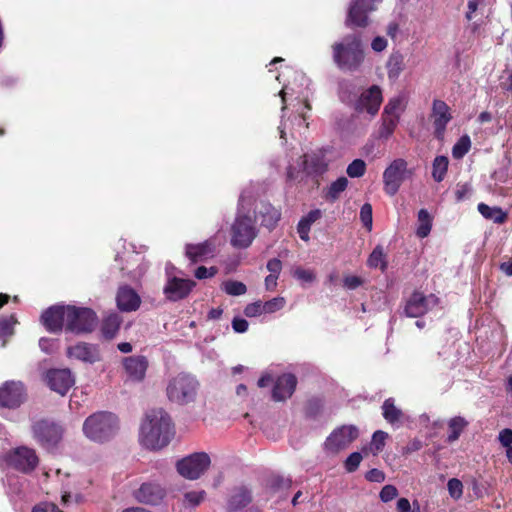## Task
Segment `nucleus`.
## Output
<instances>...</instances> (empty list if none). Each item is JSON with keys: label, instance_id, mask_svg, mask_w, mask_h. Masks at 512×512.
<instances>
[{"label": "nucleus", "instance_id": "32", "mask_svg": "<svg viewBox=\"0 0 512 512\" xmlns=\"http://www.w3.org/2000/svg\"><path fill=\"white\" fill-rule=\"evenodd\" d=\"M406 102L405 98L402 95L395 96L391 98L386 106L384 107L383 114L388 117H396L397 121L400 120V116L405 110Z\"/></svg>", "mask_w": 512, "mask_h": 512}, {"label": "nucleus", "instance_id": "2", "mask_svg": "<svg viewBox=\"0 0 512 512\" xmlns=\"http://www.w3.org/2000/svg\"><path fill=\"white\" fill-rule=\"evenodd\" d=\"M334 64L342 71L354 72L359 70L365 59L364 44L360 34H347L332 46Z\"/></svg>", "mask_w": 512, "mask_h": 512}, {"label": "nucleus", "instance_id": "33", "mask_svg": "<svg viewBox=\"0 0 512 512\" xmlns=\"http://www.w3.org/2000/svg\"><path fill=\"white\" fill-rule=\"evenodd\" d=\"M468 422L461 416L453 417L448 422V436L447 441L453 443L459 439L461 433L467 427Z\"/></svg>", "mask_w": 512, "mask_h": 512}, {"label": "nucleus", "instance_id": "51", "mask_svg": "<svg viewBox=\"0 0 512 512\" xmlns=\"http://www.w3.org/2000/svg\"><path fill=\"white\" fill-rule=\"evenodd\" d=\"M360 219L363 225L370 231L372 228V206L365 203L360 210Z\"/></svg>", "mask_w": 512, "mask_h": 512}, {"label": "nucleus", "instance_id": "39", "mask_svg": "<svg viewBox=\"0 0 512 512\" xmlns=\"http://www.w3.org/2000/svg\"><path fill=\"white\" fill-rule=\"evenodd\" d=\"M250 501V492L247 489H240L231 497L229 507L232 510H237L248 505Z\"/></svg>", "mask_w": 512, "mask_h": 512}, {"label": "nucleus", "instance_id": "25", "mask_svg": "<svg viewBox=\"0 0 512 512\" xmlns=\"http://www.w3.org/2000/svg\"><path fill=\"white\" fill-rule=\"evenodd\" d=\"M215 252V245L212 240H206L199 244H187L185 253L186 256L193 262H203L213 257Z\"/></svg>", "mask_w": 512, "mask_h": 512}, {"label": "nucleus", "instance_id": "7", "mask_svg": "<svg viewBox=\"0 0 512 512\" xmlns=\"http://www.w3.org/2000/svg\"><path fill=\"white\" fill-rule=\"evenodd\" d=\"M67 329L71 333L82 334L94 330L98 319L93 310L86 307L68 305Z\"/></svg>", "mask_w": 512, "mask_h": 512}, {"label": "nucleus", "instance_id": "9", "mask_svg": "<svg viewBox=\"0 0 512 512\" xmlns=\"http://www.w3.org/2000/svg\"><path fill=\"white\" fill-rule=\"evenodd\" d=\"M32 432L40 445L46 449H52L62 440L64 429L57 423L40 420L33 424Z\"/></svg>", "mask_w": 512, "mask_h": 512}, {"label": "nucleus", "instance_id": "27", "mask_svg": "<svg viewBox=\"0 0 512 512\" xmlns=\"http://www.w3.org/2000/svg\"><path fill=\"white\" fill-rule=\"evenodd\" d=\"M382 415L384 419L392 426L399 427L404 420V413L401 409L395 406V400L388 398L382 405Z\"/></svg>", "mask_w": 512, "mask_h": 512}, {"label": "nucleus", "instance_id": "5", "mask_svg": "<svg viewBox=\"0 0 512 512\" xmlns=\"http://www.w3.org/2000/svg\"><path fill=\"white\" fill-rule=\"evenodd\" d=\"M199 382L188 373H179L168 380L166 395L168 399L178 405L193 402L197 396Z\"/></svg>", "mask_w": 512, "mask_h": 512}, {"label": "nucleus", "instance_id": "55", "mask_svg": "<svg viewBox=\"0 0 512 512\" xmlns=\"http://www.w3.org/2000/svg\"><path fill=\"white\" fill-rule=\"evenodd\" d=\"M397 495H398V490L395 486L385 485L381 489L379 496H380V499L386 503V502L393 500L395 497H397Z\"/></svg>", "mask_w": 512, "mask_h": 512}, {"label": "nucleus", "instance_id": "37", "mask_svg": "<svg viewBox=\"0 0 512 512\" xmlns=\"http://www.w3.org/2000/svg\"><path fill=\"white\" fill-rule=\"evenodd\" d=\"M432 228V218L427 210L421 209L418 212V227L416 234L420 238H425L429 235Z\"/></svg>", "mask_w": 512, "mask_h": 512}, {"label": "nucleus", "instance_id": "4", "mask_svg": "<svg viewBox=\"0 0 512 512\" xmlns=\"http://www.w3.org/2000/svg\"><path fill=\"white\" fill-rule=\"evenodd\" d=\"M244 195L239 198L236 217L230 227V243L234 248L246 249L258 235L256 220L244 211Z\"/></svg>", "mask_w": 512, "mask_h": 512}, {"label": "nucleus", "instance_id": "62", "mask_svg": "<svg viewBox=\"0 0 512 512\" xmlns=\"http://www.w3.org/2000/svg\"><path fill=\"white\" fill-rule=\"evenodd\" d=\"M388 46V41L382 36L375 37L371 42V48L375 52H382Z\"/></svg>", "mask_w": 512, "mask_h": 512}, {"label": "nucleus", "instance_id": "24", "mask_svg": "<svg viewBox=\"0 0 512 512\" xmlns=\"http://www.w3.org/2000/svg\"><path fill=\"white\" fill-rule=\"evenodd\" d=\"M297 379L292 374H283L278 377L272 391L275 401H283L290 398L296 388Z\"/></svg>", "mask_w": 512, "mask_h": 512}, {"label": "nucleus", "instance_id": "46", "mask_svg": "<svg viewBox=\"0 0 512 512\" xmlns=\"http://www.w3.org/2000/svg\"><path fill=\"white\" fill-rule=\"evenodd\" d=\"M346 172L351 178L362 177L366 172V163L362 159H355L348 165Z\"/></svg>", "mask_w": 512, "mask_h": 512}, {"label": "nucleus", "instance_id": "3", "mask_svg": "<svg viewBox=\"0 0 512 512\" xmlns=\"http://www.w3.org/2000/svg\"><path fill=\"white\" fill-rule=\"evenodd\" d=\"M82 430L89 440L103 443L117 434L119 419L111 412L99 411L86 418Z\"/></svg>", "mask_w": 512, "mask_h": 512}, {"label": "nucleus", "instance_id": "58", "mask_svg": "<svg viewBox=\"0 0 512 512\" xmlns=\"http://www.w3.org/2000/svg\"><path fill=\"white\" fill-rule=\"evenodd\" d=\"M483 1L484 0H468L467 12L465 14V17L468 21H471L475 17V13Z\"/></svg>", "mask_w": 512, "mask_h": 512}, {"label": "nucleus", "instance_id": "36", "mask_svg": "<svg viewBox=\"0 0 512 512\" xmlns=\"http://www.w3.org/2000/svg\"><path fill=\"white\" fill-rule=\"evenodd\" d=\"M120 324H121V319H120L119 315H117V314L109 315L108 317L105 318V320L103 321V324H102L103 335L108 339L113 338L117 334V332L120 328Z\"/></svg>", "mask_w": 512, "mask_h": 512}, {"label": "nucleus", "instance_id": "52", "mask_svg": "<svg viewBox=\"0 0 512 512\" xmlns=\"http://www.w3.org/2000/svg\"><path fill=\"white\" fill-rule=\"evenodd\" d=\"M361 461L362 455L359 452H353L347 457L345 461V469L348 472H353L359 467Z\"/></svg>", "mask_w": 512, "mask_h": 512}, {"label": "nucleus", "instance_id": "48", "mask_svg": "<svg viewBox=\"0 0 512 512\" xmlns=\"http://www.w3.org/2000/svg\"><path fill=\"white\" fill-rule=\"evenodd\" d=\"M285 303H286V301H285V298H283V297H275L266 302H262L264 313L265 314L275 313V312L281 310L285 306Z\"/></svg>", "mask_w": 512, "mask_h": 512}, {"label": "nucleus", "instance_id": "42", "mask_svg": "<svg viewBox=\"0 0 512 512\" xmlns=\"http://www.w3.org/2000/svg\"><path fill=\"white\" fill-rule=\"evenodd\" d=\"M222 290L231 296H240L246 293L247 287L244 283L235 280H227L222 283Z\"/></svg>", "mask_w": 512, "mask_h": 512}, {"label": "nucleus", "instance_id": "26", "mask_svg": "<svg viewBox=\"0 0 512 512\" xmlns=\"http://www.w3.org/2000/svg\"><path fill=\"white\" fill-rule=\"evenodd\" d=\"M117 306L122 311H134L140 305V297L129 287H121L117 293Z\"/></svg>", "mask_w": 512, "mask_h": 512}, {"label": "nucleus", "instance_id": "49", "mask_svg": "<svg viewBox=\"0 0 512 512\" xmlns=\"http://www.w3.org/2000/svg\"><path fill=\"white\" fill-rule=\"evenodd\" d=\"M449 495L454 500H459L463 495V484L457 478H452L447 483Z\"/></svg>", "mask_w": 512, "mask_h": 512}, {"label": "nucleus", "instance_id": "18", "mask_svg": "<svg viewBox=\"0 0 512 512\" xmlns=\"http://www.w3.org/2000/svg\"><path fill=\"white\" fill-rule=\"evenodd\" d=\"M68 305H56L43 312L41 321L45 328L52 333L60 332L63 328L67 329Z\"/></svg>", "mask_w": 512, "mask_h": 512}, {"label": "nucleus", "instance_id": "45", "mask_svg": "<svg viewBox=\"0 0 512 512\" xmlns=\"http://www.w3.org/2000/svg\"><path fill=\"white\" fill-rule=\"evenodd\" d=\"M471 147L470 138L465 135L462 136L453 146L452 155L455 159H461L465 154L468 153Z\"/></svg>", "mask_w": 512, "mask_h": 512}, {"label": "nucleus", "instance_id": "10", "mask_svg": "<svg viewBox=\"0 0 512 512\" xmlns=\"http://www.w3.org/2000/svg\"><path fill=\"white\" fill-rule=\"evenodd\" d=\"M359 436L354 425H343L334 429L324 442V450L329 454H337L348 448Z\"/></svg>", "mask_w": 512, "mask_h": 512}, {"label": "nucleus", "instance_id": "30", "mask_svg": "<svg viewBox=\"0 0 512 512\" xmlns=\"http://www.w3.org/2000/svg\"><path fill=\"white\" fill-rule=\"evenodd\" d=\"M405 68L404 56L400 52H393L386 63L387 75L390 80H396Z\"/></svg>", "mask_w": 512, "mask_h": 512}, {"label": "nucleus", "instance_id": "19", "mask_svg": "<svg viewBox=\"0 0 512 512\" xmlns=\"http://www.w3.org/2000/svg\"><path fill=\"white\" fill-rule=\"evenodd\" d=\"M382 100V91L380 87L373 85L361 93L355 103V108L360 112L366 111L370 115L374 116L378 112Z\"/></svg>", "mask_w": 512, "mask_h": 512}, {"label": "nucleus", "instance_id": "57", "mask_svg": "<svg viewBox=\"0 0 512 512\" xmlns=\"http://www.w3.org/2000/svg\"><path fill=\"white\" fill-rule=\"evenodd\" d=\"M293 276L303 282H312L314 280V273L311 270L297 268L293 272Z\"/></svg>", "mask_w": 512, "mask_h": 512}, {"label": "nucleus", "instance_id": "38", "mask_svg": "<svg viewBox=\"0 0 512 512\" xmlns=\"http://www.w3.org/2000/svg\"><path fill=\"white\" fill-rule=\"evenodd\" d=\"M348 179L346 177H339L332 182L327 189L326 198L330 201H335L339 198L340 194L344 192L348 186Z\"/></svg>", "mask_w": 512, "mask_h": 512}, {"label": "nucleus", "instance_id": "13", "mask_svg": "<svg viewBox=\"0 0 512 512\" xmlns=\"http://www.w3.org/2000/svg\"><path fill=\"white\" fill-rule=\"evenodd\" d=\"M172 270H174V267L168 264L166 266L167 282L163 291L167 299L171 301H178L187 297L195 287L196 283L190 279L173 276L171 272Z\"/></svg>", "mask_w": 512, "mask_h": 512}, {"label": "nucleus", "instance_id": "59", "mask_svg": "<svg viewBox=\"0 0 512 512\" xmlns=\"http://www.w3.org/2000/svg\"><path fill=\"white\" fill-rule=\"evenodd\" d=\"M471 187L468 184L458 185L455 191L457 201H463L471 195Z\"/></svg>", "mask_w": 512, "mask_h": 512}, {"label": "nucleus", "instance_id": "61", "mask_svg": "<svg viewBox=\"0 0 512 512\" xmlns=\"http://www.w3.org/2000/svg\"><path fill=\"white\" fill-rule=\"evenodd\" d=\"M39 347L45 353H53L56 349V342L50 338H41L39 340Z\"/></svg>", "mask_w": 512, "mask_h": 512}, {"label": "nucleus", "instance_id": "12", "mask_svg": "<svg viewBox=\"0 0 512 512\" xmlns=\"http://www.w3.org/2000/svg\"><path fill=\"white\" fill-rule=\"evenodd\" d=\"M382 0H352L345 20L347 27H367L370 23L368 14L375 11Z\"/></svg>", "mask_w": 512, "mask_h": 512}, {"label": "nucleus", "instance_id": "53", "mask_svg": "<svg viewBox=\"0 0 512 512\" xmlns=\"http://www.w3.org/2000/svg\"><path fill=\"white\" fill-rule=\"evenodd\" d=\"M244 314L247 317H257L264 313L263 304L261 301H256L248 304L244 309Z\"/></svg>", "mask_w": 512, "mask_h": 512}, {"label": "nucleus", "instance_id": "44", "mask_svg": "<svg viewBox=\"0 0 512 512\" xmlns=\"http://www.w3.org/2000/svg\"><path fill=\"white\" fill-rule=\"evenodd\" d=\"M206 498L204 490H193L186 492L183 496V504L187 507H196Z\"/></svg>", "mask_w": 512, "mask_h": 512}, {"label": "nucleus", "instance_id": "50", "mask_svg": "<svg viewBox=\"0 0 512 512\" xmlns=\"http://www.w3.org/2000/svg\"><path fill=\"white\" fill-rule=\"evenodd\" d=\"M397 512H420V505L417 501L411 504L407 498H400L397 501Z\"/></svg>", "mask_w": 512, "mask_h": 512}, {"label": "nucleus", "instance_id": "29", "mask_svg": "<svg viewBox=\"0 0 512 512\" xmlns=\"http://www.w3.org/2000/svg\"><path fill=\"white\" fill-rule=\"evenodd\" d=\"M322 212L319 209L311 210L306 216L302 217L297 225V232L303 241H308L309 232L313 223L319 220Z\"/></svg>", "mask_w": 512, "mask_h": 512}, {"label": "nucleus", "instance_id": "54", "mask_svg": "<svg viewBox=\"0 0 512 512\" xmlns=\"http://www.w3.org/2000/svg\"><path fill=\"white\" fill-rule=\"evenodd\" d=\"M217 272H218V269L214 266H212L210 268H207L205 266H200L195 270L194 275L197 279L203 280V279L214 277L217 274Z\"/></svg>", "mask_w": 512, "mask_h": 512}, {"label": "nucleus", "instance_id": "40", "mask_svg": "<svg viewBox=\"0 0 512 512\" xmlns=\"http://www.w3.org/2000/svg\"><path fill=\"white\" fill-rule=\"evenodd\" d=\"M16 320L13 316L0 318V347L6 345V338L13 334Z\"/></svg>", "mask_w": 512, "mask_h": 512}, {"label": "nucleus", "instance_id": "56", "mask_svg": "<svg viewBox=\"0 0 512 512\" xmlns=\"http://www.w3.org/2000/svg\"><path fill=\"white\" fill-rule=\"evenodd\" d=\"M498 440L506 449L512 447V430L509 428L501 430L498 435Z\"/></svg>", "mask_w": 512, "mask_h": 512}, {"label": "nucleus", "instance_id": "60", "mask_svg": "<svg viewBox=\"0 0 512 512\" xmlns=\"http://www.w3.org/2000/svg\"><path fill=\"white\" fill-rule=\"evenodd\" d=\"M343 282L344 286L350 290L358 288L363 283L362 279L355 275L346 276Z\"/></svg>", "mask_w": 512, "mask_h": 512}, {"label": "nucleus", "instance_id": "16", "mask_svg": "<svg viewBox=\"0 0 512 512\" xmlns=\"http://www.w3.org/2000/svg\"><path fill=\"white\" fill-rule=\"evenodd\" d=\"M430 117L433 123L435 137L439 140L443 139L446 127L452 119L450 107L443 100L434 99Z\"/></svg>", "mask_w": 512, "mask_h": 512}, {"label": "nucleus", "instance_id": "47", "mask_svg": "<svg viewBox=\"0 0 512 512\" xmlns=\"http://www.w3.org/2000/svg\"><path fill=\"white\" fill-rule=\"evenodd\" d=\"M387 438L388 434L381 430H378L373 434L371 441V449L374 455L382 451V449L385 446V441Z\"/></svg>", "mask_w": 512, "mask_h": 512}, {"label": "nucleus", "instance_id": "14", "mask_svg": "<svg viewBox=\"0 0 512 512\" xmlns=\"http://www.w3.org/2000/svg\"><path fill=\"white\" fill-rule=\"evenodd\" d=\"M6 461L9 466L25 473L34 470L39 462L35 450L26 446L11 450L6 456Z\"/></svg>", "mask_w": 512, "mask_h": 512}, {"label": "nucleus", "instance_id": "41", "mask_svg": "<svg viewBox=\"0 0 512 512\" xmlns=\"http://www.w3.org/2000/svg\"><path fill=\"white\" fill-rule=\"evenodd\" d=\"M448 168V158L437 156L433 161L432 176L435 181L440 182L444 179Z\"/></svg>", "mask_w": 512, "mask_h": 512}, {"label": "nucleus", "instance_id": "34", "mask_svg": "<svg viewBox=\"0 0 512 512\" xmlns=\"http://www.w3.org/2000/svg\"><path fill=\"white\" fill-rule=\"evenodd\" d=\"M259 214L262 217V224L269 228L274 227L281 217L280 211L270 204H262Z\"/></svg>", "mask_w": 512, "mask_h": 512}, {"label": "nucleus", "instance_id": "8", "mask_svg": "<svg viewBox=\"0 0 512 512\" xmlns=\"http://www.w3.org/2000/svg\"><path fill=\"white\" fill-rule=\"evenodd\" d=\"M211 459L205 452L192 453L176 462V470L188 480L199 479L209 468Z\"/></svg>", "mask_w": 512, "mask_h": 512}, {"label": "nucleus", "instance_id": "11", "mask_svg": "<svg viewBox=\"0 0 512 512\" xmlns=\"http://www.w3.org/2000/svg\"><path fill=\"white\" fill-rule=\"evenodd\" d=\"M407 162L402 158L393 160L383 172L384 191L390 195H395L403 181L408 177Z\"/></svg>", "mask_w": 512, "mask_h": 512}, {"label": "nucleus", "instance_id": "43", "mask_svg": "<svg viewBox=\"0 0 512 512\" xmlns=\"http://www.w3.org/2000/svg\"><path fill=\"white\" fill-rule=\"evenodd\" d=\"M368 266L371 268H386L385 254L381 246H376L368 258Z\"/></svg>", "mask_w": 512, "mask_h": 512}, {"label": "nucleus", "instance_id": "1", "mask_svg": "<svg viewBox=\"0 0 512 512\" xmlns=\"http://www.w3.org/2000/svg\"><path fill=\"white\" fill-rule=\"evenodd\" d=\"M174 435V425L168 413L154 409L147 412L141 423L139 442L146 449L156 451L166 447Z\"/></svg>", "mask_w": 512, "mask_h": 512}, {"label": "nucleus", "instance_id": "17", "mask_svg": "<svg viewBox=\"0 0 512 512\" xmlns=\"http://www.w3.org/2000/svg\"><path fill=\"white\" fill-rule=\"evenodd\" d=\"M25 399L24 388L21 382L7 381L0 386V406L4 408H17Z\"/></svg>", "mask_w": 512, "mask_h": 512}, {"label": "nucleus", "instance_id": "35", "mask_svg": "<svg viewBox=\"0 0 512 512\" xmlns=\"http://www.w3.org/2000/svg\"><path fill=\"white\" fill-rule=\"evenodd\" d=\"M398 123L399 121H397L396 117H388L382 115L381 124L377 131L376 137L380 140L389 139L393 135L396 127L398 126Z\"/></svg>", "mask_w": 512, "mask_h": 512}, {"label": "nucleus", "instance_id": "21", "mask_svg": "<svg viewBox=\"0 0 512 512\" xmlns=\"http://www.w3.org/2000/svg\"><path fill=\"white\" fill-rule=\"evenodd\" d=\"M165 495V489L156 482H145L134 491V497L137 501L149 505L159 504Z\"/></svg>", "mask_w": 512, "mask_h": 512}, {"label": "nucleus", "instance_id": "6", "mask_svg": "<svg viewBox=\"0 0 512 512\" xmlns=\"http://www.w3.org/2000/svg\"><path fill=\"white\" fill-rule=\"evenodd\" d=\"M327 168L328 162L322 153L306 154L300 158L297 166H288L287 178L298 180L303 173L308 176H317L326 172Z\"/></svg>", "mask_w": 512, "mask_h": 512}, {"label": "nucleus", "instance_id": "15", "mask_svg": "<svg viewBox=\"0 0 512 512\" xmlns=\"http://www.w3.org/2000/svg\"><path fill=\"white\" fill-rule=\"evenodd\" d=\"M437 303L438 299L432 294L424 295L421 292H414L407 300L404 311L408 317H421L432 310Z\"/></svg>", "mask_w": 512, "mask_h": 512}, {"label": "nucleus", "instance_id": "23", "mask_svg": "<svg viewBox=\"0 0 512 512\" xmlns=\"http://www.w3.org/2000/svg\"><path fill=\"white\" fill-rule=\"evenodd\" d=\"M123 367L131 381L140 382L145 377L148 362L144 356L134 355L123 359Z\"/></svg>", "mask_w": 512, "mask_h": 512}, {"label": "nucleus", "instance_id": "20", "mask_svg": "<svg viewBox=\"0 0 512 512\" xmlns=\"http://www.w3.org/2000/svg\"><path fill=\"white\" fill-rule=\"evenodd\" d=\"M48 386L60 395H65L74 385V377L69 369L50 370L46 375Z\"/></svg>", "mask_w": 512, "mask_h": 512}, {"label": "nucleus", "instance_id": "22", "mask_svg": "<svg viewBox=\"0 0 512 512\" xmlns=\"http://www.w3.org/2000/svg\"><path fill=\"white\" fill-rule=\"evenodd\" d=\"M67 356L71 359L80 360L86 363H95L100 360L98 347L93 344L79 342L67 348Z\"/></svg>", "mask_w": 512, "mask_h": 512}, {"label": "nucleus", "instance_id": "63", "mask_svg": "<svg viewBox=\"0 0 512 512\" xmlns=\"http://www.w3.org/2000/svg\"><path fill=\"white\" fill-rule=\"evenodd\" d=\"M248 326H249V324H248L247 320L240 318V317H236L232 321V328L237 333L246 332L248 330Z\"/></svg>", "mask_w": 512, "mask_h": 512}, {"label": "nucleus", "instance_id": "28", "mask_svg": "<svg viewBox=\"0 0 512 512\" xmlns=\"http://www.w3.org/2000/svg\"><path fill=\"white\" fill-rule=\"evenodd\" d=\"M296 78L300 80L301 85L305 86L304 89L300 91H296L294 87L291 84L285 85L282 90L279 92V95L282 98V101L285 102V96L288 94H297L296 99H302L305 104L304 108L306 110H310V105L308 104V86H309V80L302 74V73H296Z\"/></svg>", "mask_w": 512, "mask_h": 512}, {"label": "nucleus", "instance_id": "31", "mask_svg": "<svg viewBox=\"0 0 512 512\" xmlns=\"http://www.w3.org/2000/svg\"><path fill=\"white\" fill-rule=\"evenodd\" d=\"M478 211L485 219L491 220L497 224L504 223L507 218V213L500 207H491L484 203L478 204Z\"/></svg>", "mask_w": 512, "mask_h": 512}, {"label": "nucleus", "instance_id": "64", "mask_svg": "<svg viewBox=\"0 0 512 512\" xmlns=\"http://www.w3.org/2000/svg\"><path fill=\"white\" fill-rule=\"evenodd\" d=\"M33 512H62L53 503H41L34 507Z\"/></svg>", "mask_w": 512, "mask_h": 512}]
</instances>
